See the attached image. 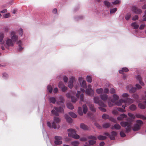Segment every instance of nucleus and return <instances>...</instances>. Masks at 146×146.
Masks as SVG:
<instances>
[{
    "label": "nucleus",
    "mask_w": 146,
    "mask_h": 146,
    "mask_svg": "<svg viewBox=\"0 0 146 146\" xmlns=\"http://www.w3.org/2000/svg\"><path fill=\"white\" fill-rule=\"evenodd\" d=\"M81 86L83 88H86V82L85 81L83 80L81 84Z\"/></svg>",
    "instance_id": "a19ab883"
},
{
    "label": "nucleus",
    "mask_w": 146,
    "mask_h": 146,
    "mask_svg": "<svg viewBox=\"0 0 146 146\" xmlns=\"http://www.w3.org/2000/svg\"><path fill=\"white\" fill-rule=\"evenodd\" d=\"M54 108L58 112L64 113V109L62 108L61 107H59L58 108L54 107Z\"/></svg>",
    "instance_id": "f3484780"
},
{
    "label": "nucleus",
    "mask_w": 146,
    "mask_h": 146,
    "mask_svg": "<svg viewBox=\"0 0 146 146\" xmlns=\"http://www.w3.org/2000/svg\"><path fill=\"white\" fill-rule=\"evenodd\" d=\"M87 81L89 83H91L92 82V78L91 76H88L86 78Z\"/></svg>",
    "instance_id": "ea45409f"
},
{
    "label": "nucleus",
    "mask_w": 146,
    "mask_h": 146,
    "mask_svg": "<svg viewBox=\"0 0 146 146\" xmlns=\"http://www.w3.org/2000/svg\"><path fill=\"white\" fill-rule=\"evenodd\" d=\"M121 128V126L120 125L117 124L116 123L112 127H111V129H115L117 130H119Z\"/></svg>",
    "instance_id": "aec40b11"
},
{
    "label": "nucleus",
    "mask_w": 146,
    "mask_h": 146,
    "mask_svg": "<svg viewBox=\"0 0 146 146\" xmlns=\"http://www.w3.org/2000/svg\"><path fill=\"white\" fill-rule=\"evenodd\" d=\"M144 104L141 103H140L138 104L139 107L141 109H144L145 108V105L146 104V100L145 99L143 101Z\"/></svg>",
    "instance_id": "dca6fc26"
},
{
    "label": "nucleus",
    "mask_w": 146,
    "mask_h": 146,
    "mask_svg": "<svg viewBox=\"0 0 146 146\" xmlns=\"http://www.w3.org/2000/svg\"><path fill=\"white\" fill-rule=\"evenodd\" d=\"M100 96L103 101H106L108 98V96L105 94L101 95Z\"/></svg>",
    "instance_id": "5701e85b"
},
{
    "label": "nucleus",
    "mask_w": 146,
    "mask_h": 146,
    "mask_svg": "<svg viewBox=\"0 0 146 146\" xmlns=\"http://www.w3.org/2000/svg\"><path fill=\"white\" fill-rule=\"evenodd\" d=\"M125 103V101L123 100H120L115 103L116 105L118 106H121L123 103Z\"/></svg>",
    "instance_id": "4be33fe9"
},
{
    "label": "nucleus",
    "mask_w": 146,
    "mask_h": 146,
    "mask_svg": "<svg viewBox=\"0 0 146 146\" xmlns=\"http://www.w3.org/2000/svg\"><path fill=\"white\" fill-rule=\"evenodd\" d=\"M89 107L90 108V110L94 112H95L96 111V109L94 107V105L91 104H89Z\"/></svg>",
    "instance_id": "a878e982"
},
{
    "label": "nucleus",
    "mask_w": 146,
    "mask_h": 146,
    "mask_svg": "<svg viewBox=\"0 0 146 146\" xmlns=\"http://www.w3.org/2000/svg\"><path fill=\"white\" fill-rule=\"evenodd\" d=\"M129 70L127 68L125 67L123 68L121 70H120L119 71V72L120 74H123L124 72H127Z\"/></svg>",
    "instance_id": "a211bd4d"
},
{
    "label": "nucleus",
    "mask_w": 146,
    "mask_h": 146,
    "mask_svg": "<svg viewBox=\"0 0 146 146\" xmlns=\"http://www.w3.org/2000/svg\"><path fill=\"white\" fill-rule=\"evenodd\" d=\"M125 101V104L126 105V103L130 104L132 103L133 102V100L129 98H127L125 100H124Z\"/></svg>",
    "instance_id": "ddd939ff"
},
{
    "label": "nucleus",
    "mask_w": 146,
    "mask_h": 146,
    "mask_svg": "<svg viewBox=\"0 0 146 146\" xmlns=\"http://www.w3.org/2000/svg\"><path fill=\"white\" fill-rule=\"evenodd\" d=\"M11 40L13 42L16 41L18 39V36L15 35V33L14 32H12L11 33Z\"/></svg>",
    "instance_id": "1a4fd4ad"
},
{
    "label": "nucleus",
    "mask_w": 146,
    "mask_h": 146,
    "mask_svg": "<svg viewBox=\"0 0 146 146\" xmlns=\"http://www.w3.org/2000/svg\"><path fill=\"white\" fill-rule=\"evenodd\" d=\"M131 26L133 27V29H137L139 27L138 25L136 24L135 22L132 23L131 24Z\"/></svg>",
    "instance_id": "2f4dec72"
},
{
    "label": "nucleus",
    "mask_w": 146,
    "mask_h": 146,
    "mask_svg": "<svg viewBox=\"0 0 146 146\" xmlns=\"http://www.w3.org/2000/svg\"><path fill=\"white\" fill-rule=\"evenodd\" d=\"M75 80V78L74 77H72L70 79L68 83V86L71 89L72 88L73 86V82Z\"/></svg>",
    "instance_id": "9d476101"
},
{
    "label": "nucleus",
    "mask_w": 146,
    "mask_h": 146,
    "mask_svg": "<svg viewBox=\"0 0 146 146\" xmlns=\"http://www.w3.org/2000/svg\"><path fill=\"white\" fill-rule=\"evenodd\" d=\"M54 121L52 123V127L54 129L59 128V127H56V125L55 122L57 123H59L60 121V119L58 117H54Z\"/></svg>",
    "instance_id": "7ed1b4c3"
},
{
    "label": "nucleus",
    "mask_w": 146,
    "mask_h": 146,
    "mask_svg": "<svg viewBox=\"0 0 146 146\" xmlns=\"http://www.w3.org/2000/svg\"><path fill=\"white\" fill-rule=\"evenodd\" d=\"M129 96V95L127 93H124L122 95V96L124 98L127 97Z\"/></svg>",
    "instance_id": "69168bd1"
},
{
    "label": "nucleus",
    "mask_w": 146,
    "mask_h": 146,
    "mask_svg": "<svg viewBox=\"0 0 146 146\" xmlns=\"http://www.w3.org/2000/svg\"><path fill=\"white\" fill-rule=\"evenodd\" d=\"M137 107L134 104H132L129 107V109L132 111H134L136 109Z\"/></svg>",
    "instance_id": "c85d7f7f"
},
{
    "label": "nucleus",
    "mask_w": 146,
    "mask_h": 146,
    "mask_svg": "<svg viewBox=\"0 0 146 146\" xmlns=\"http://www.w3.org/2000/svg\"><path fill=\"white\" fill-rule=\"evenodd\" d=\"M67 107L70 109L72 110L74 108L73 105L71 103H68L67 104Z\"/></svg>",
    "instance_id": "7c9ffc66"
},
{
    "label": "nucleus",
    "mask_w": 146,
    "mask_h": 146,
    "mask_svg": "<svg viewBox=\"0 0 146 146\" xmlns=\"http://www.w3.org/2000/svg\"><path fill=\"white\" fill-rule=\"evenodd\" d=\"M13 42L11 39L9 38L7 39L5 45V46L7 49H9V46H13Z\"/></svg>",
    "instance_id": "423d86ee"
},
{
    "label": "nucleus",
    "mask_w": 146,
    "mask_h": 146,
    "mask_svg": "<svg viewBox=\"0 0 146 146\" xmlns=\"http://www.w3.org/2000/svg\"><path fill=\"white\" fill-rule=\"evenodd\" d=\"M126 105H125L124 106V105H122V107L124 108V109H125L126 107ZM118 110L122 113L124 112L125 111V110L124 109H123L121 108H117Z\"/></svg>",
    "instance_id": "6ab92c4d"
},
{
    "label": "nucleus",
    "mask_w": 146,
    "mask_h": 146,
    "mask_svg": "<svg viewBox=\"0 0 146 146\" xmlns=\"http://www.w3.org/2000/svg\"><path fill=\"white\" fill-rule=\"evenodd\" d=\"M78 93L76 94V96L77 98H79V97L80 95V100L81 101H84V94L82 93L80 94V92L79 91H78Z\"/></svg>",
    "instance_id": "f8f14e48"
},
{
    "label": "nucleus",
    "mask_w": 146,
    "mask_h": 146,
    "mask_svg": "<svg viewBox=\"0 0 146 146\" xmlns=\"http://www.w3.org/2000/svg\"><path fill=\"white\" fill-rule=\"evenodd\" d=\"M97 93L99 94L102 93L103 92V90L102 88H100L96 90Z\"/></svg>",
    "instance_id": "8fccbe9b"
},
{
    "label": "nucleus",
    "mask_w": 146,
    "mask_h": 146,
    "mask_svg": "<svg viewBox=\"0 0 146 146\" xmlns=\"http://www.w3.org/2000/svg\"><path fill=\"white\" fill-rule=\"evenodd\" d=\"M138 16L137 15H135L132 18V19L133 21H135L136 20H138Z\"/></svg>",
    "instance_id": "052dcab7"
},
{
    "label": "nucleus",
    "mask_w": 146,
    "mask_h": 146,
    "mask_svg": "<svg viewBox=\"0 0 146 146\" xmlns=\"http://www.w3.org/2000/svg\"><path fill=\"white\" fill-rule=\"evenodd\" d=\"M96 141L94 140H90L89 141V144L90 145H92L95 144Z\"/></svg>",
    "instance_id": "603ef678"
},
{
    "label": "nucleus",
    "mask_w": 146,
    "mask_h": 146,
    "mask_svg": "<svg viewBox=\"0 0 146 146\" xmlns=\"http://www.w3.org/2000/svg\"><path fill=\"white\" fill-rule=\"evenodd\" d=\"M72 101V102L75 103L77 101V98L75 97L72 96L71 97Z\"/></svg>",
    "instance_id": "6e6d98bb"
},
{
    "label": "nucleus",
    "mask_w": 146,
    "mask_h": 146,
    "mask_svg": "<svg viewBox=\"0 0 146 146\" xmlns=\"http://www.w3.org/2000/svg\"><path fill=\"white\" fill-rule=\"evenodd\" d=\"M64 97L62 96H60L59 98V101L57 102V103L58 104L62 106L64 104Z\"/></svg>",
    "instance_id": "4468645a"
},
{
    "label": "nucleus",
    "mask_w": 146,
    "mask_h": 146,
    "mask_svg": "<svg viewBox=\"0 0 146 146\" xmlns=\"http://www.w3.org/2000/svg\"><path fill=\"white\" fill-rule=\"evenodd\" d=\"M17 44L18 45L19 47L18 49V50L19 51H21L23 49V48L21 46V41L19 40V41H17Z\"/></svg>",
    "instance_id": "393cba45"
},
{
    "label": "nucleus",
    "mask_w": 146,
    "mask_h": 146,
    "mask_svg": "<svg viewBox=\"0 0 146 146\" xmlns=\"http://www.w3.org/2000/svg\"><path fill=\"white\" fill-rule=\"evenodd\" d=\"M68 132H70L68 133L69 137H72L75 139H78L80 138L79 136L76 133V131L72 129H68Z\"/></svg>",
    "instance_id": "f03ea898"
},
{
    "label": "nucleus",
    "mask_w": 146,
    "mask_h": 146,
    "mask_svg": "<svg viewBox=\"0 0 146 146\" xmlns=\"http://www.w3.org/2000/svg\"><path fill=\"white\" fill-rule=\"evenodd\" d=\"M81 128L84 130H86L88 129V127L84 123H81L80 124Z\"/></svg>",
    "instance_id": "c756f323"
},
{
    "label": "nucleus",
    "mask_w": 146,
    "mask_h": 146,
    "mask_svg": "<svg viewBox=\"0 0 146 146\" xmlns=\"http://www.w3.org/2000/svg\"><path fill=\"white\" fill-rule=\"evenodd\" d=\"M131 119L130 118H127V120L128 122L121 121L120 122L121 125L125 128V132L129 133L131 130V128L135 131L139 130L141 128L142 125L143 124V121L140 120H137L136 121V123H135L133 126L132 127V121H130Z\"/></svg>",
    "instance_id": "f257e3e1"
},
{
    "label": "nucleus",
    "mask_w": 146,
    "mask_h": 146,
    "mask_svg": "<svg viewBox=\"0 0 146 146\" xmlns=\"http://www.w3.org/2000/svg\"><path fill=\"white\" fill-rule=\"evenodd\" d=\"M4 35L3 33H1L0 34V42L1 44H3L4 43L3 41V39L4 37Z\"/></svg>",
    "instance_id": "bb28decb"
},
{
    "label": "nucleus",
    "mask_w": 146,
    "mask_h": 146,
    "mask_svg": "<svg viewBox=\"0 0 146 146\" xmlns=\"http://www.w3.org/2000/svg\"><path fill=\"white\" fill-rule=\"evenodd\" d=\"M127 115L124 113H122L120 115L119 117H117L118 120H123L124 118L127 117Z\"/></svg>",
    "instance_id": "2eb2a0df"
},
{
    "label": "nucleus",
    "mask_w": 146,
    "mask_h": 146,
    "mask_svg": "<svg viewBox=\"0 0 146 146\" xmlns=\"http://www.w3.org/2000/svg\"><path fill=\"white\" fill-rule=\"evenodd\" d=\"M51 113L53 115L56 116H58L59 114L58 112L55 110H53L51 111Z\"/></svg>",
    "instance_id": "c9c22d12"
},
{
    "label": "nucleus",
    "mask_w": 146,
    "mask_h": 146,
    "mask_svg": "<svg viewBox=\"0 0 146 146\" xmlns=\"http://www.w3.org/2000/svg\"><path fill=\"white\" fill-rule=\"evenodd\" d=\"M19 34L21 36H22L23 34V31L22 29H20L19 30Z\"/></svg>",
    "instance_id": "774afa93"
},
{
    "label": "nucleus",
    "mask_w": 146,
    "mask_h": 146,
    "mask_svg": "<svg viewBox=\"0 0 146 146\" xmlns=\"http://www.w3.org/2000/svg\"><path fill=\"white\" fill-rule=\"evenodd\" d=\"M95 125L98 129H101L102 127L97 123H95Z\"/></svg>",
    "instance_id": "680f3d73"
},
{
    "label": "nucleus",
    "mask_w": 146,
    "mask_h": 146,
    "mask_svg": "<svg viewBox=\"0 0 146 146\" xmlns=\"http://www.w3.org/2000/svg\"><path fill=\"white\" fill-rule=\"evenodd\" d=\"M55 140L54 143L56 145H60L62 143V142L61 140L62 139V137L60 136H55Z\"/></svg>",
    "instance_id": "0eeeda50"
},
{
    "label": "nucleus",
    "mask_w": 146,
    "mask_h": 146,
    "mask_svg": "<svg viewBox=\"0 0 146 146\" xmlns=\"http://www.w3.org/2000/svg\"><path fill=\"white\" fill-rule=\"evenodd\" d=\"M135 116L137 118L142 119H146V117H145L143 115L139 114H136L135 115Z\"/></svg>",
    "instance_id": "b1692460"
},
{
    "label": "nucleus",
    "mask_w": 146,
    "mask_h": 146,
    "mask_svg": "<svg viewBox=\"0 0 146 146\" xmlns=\"http://www.w3.org/2000/svg\"><path fill=\"white\" fill-rule=\"evenodd\" d=\"M131 15V14L130 13H128L125 16V19L127 20H128L130 18Z\"/></svg>",
    "instance_id": "3c124183"
},
{
    "label": "nucleus",
    "mask_w": 146,
    "mask_h": 146,
    "mask_svg": "<svg viewBox=\"0 0 146 146\" xmlns=\"http://www.w3.org/2000/svg\"><path fill=\"white\" fill-rule=\"evenodd\" d=\"M78 113L80 115H82L83 114V112L82 110V108L81 107H79L78 108Z\"/></svg>",
    "instance_id": "49530a36"
},
{
    "label": "nucleus",
    "mask_w": 146,
    "mask_h": 146,
    "mask_svg": "<svg viewBox=\"0 0 146 146\" xmlns=\"http://www.w3.org/2000/svg\"><path fill=\"white\" fill-rule=\"evenodd\" d=\"M104 4L106 6L108 7H109L111 6V3L107 1H104Z\"/></svg>",
    "instance_id": "4c0bfd02"
},
{
    "label": "nucleus",
    "mask_w": 146,
    "mask_h": 146,
    "mask_svg": "<svg viewBox=\"0 0 146 146\" xmlns=\"http://www.w3.org/2000/svg\"><path fill=\"white\" fill-rule=\"evenodd\" d=\"M47 89L50 93L52 92V88L51 86H48L47 87Z\"/></svg>",
    "instance_id": "5fc2aeb1"
},
{
    "label": "nucleus",
    "mask_w": 146,
    "mask_h": 146,
    "mask_svg": "<svg viewBox=\"0 0 146 146\" xmlns=\"http://www.w3.org/2000/svg\"><path fill=\"white\" fill-rule=\"evenodd\" d=\"M133 97L135 99L137 100L139 98V96L137 94H133L132 95Z\"/></svg>",
    "instance_id": "13d9d810"
},
{
    "label": "nucleus",
    "mask_w": 146,
    "mask_h": 146,
    "mask_svg": "<svg viewBox=\"0 0 146 146\" xmlns=\"http://www.w3.org/2000/svg\"><path fill=\"white\" fill-rule=\"evenodd\" d=\"M109 116L107 114H103L102 115V118L105 119H108Z\"/></svg>",
    "instance_id": "37998d69"
},
{
    "label": "nucleus",
    "mask_w": 146,
    "mask_h": 146,
    "mask_svg": "<svg viewBox=\"0 0 146 146\" xmlns=\"http://www.w3.org/2000/svg\"><path fill=\"white\" fill-rule=\"evenodd\" d=\"M99 105L100 106H101L103 107H106V105L105 104H104L103 102H102L100 101L99 103H98Z\"/></svg>",
    "instance_id": "864d4df0"
},
{
    "label": "nucleus",
    "mask_w": 146,
    "mask_h": 146,
    "mask_svg": "<svg viewBox=\"0 0 146 146\" xmlns=\"http://www.w3.org/2000/svg\"><path fill=\"white\" fill-rule=\"evenodd\" d=\"M88 138L89 139H92L93 140H96L97 139V138L96 137L93 135H90L88 136Z\"/></svg>",
    "instance_id": "de8ad7c7"
},
{
    "label": "nucleus",
    "mask_w": 146,
    "mask_h": 146,
    "mask_svg": "<svg viewBox=\"0 0 146 146\" xmlns=\"http://www.w3.org/2000/svg\"><path fill=\"white\" fill-rule=\"evenodd\" d=\"M94 101L96 103L98 104L100 101L99 99V97H94Z\"/></svg>",
    "instance_id": "58836bf2"
},
{
    "label": "nucleus",
    "mask_w": 146,
    "mask_h": 146,
    "mask_svg": "<svg viewBox=\"0 0 146 146\" xmlns=\"http://www.w3.org/2000/svg\"><path fill=\"white\" fill-rule=\"evenodd\" d=\"M115 90L113 88H111L110 90V92L111 94H113L115 93Z\"/></svg>",
    "instance_id": "0e129e2a"
},
{
    "label": "nucleus",
    "mask_w": 146,
    "mask_h": 146,
    "mask_svg": "<svg viewBox=\"0 0 146 146\" xmlns=\"http://www.w3.org/2000/svg\"><path fill=\"white\" fill-rule=\"evenodd\" d=\"M117 10L116 8L112 9H110V13H115Z\"/></svg>",
    "instance_id": "4d7b16f0"
},
{
    "label": "nucleus",
    "mask_w": 146,
    "mask_h": 146,
    "mask_svg": "<svg viewBox=\"0 0 146 146\" xmlns=\"http://www.w3.org/2000/svg\"><path fill=\"white\" fill-rule=\"evenodd\" d=\"M120 135L121 136L123 137H124L126 136L125 134L122 131H121L120 132Z\"/></svg>",
    "instance_id": "bf43d9fd"
},
{
    "label": "nucleus",
    "mask_w": 146,
    "mask_h": 146,
    "mask_svg": "<svg viewBox=\"0 0 146 146\" xmlns=\"http://www.w3.org/2000/svg\"><path fill=\"white\" fill-rule=\"evenodd\" d=\"M58 86L59 88L61 89L64 92L67 90V87H65L63 82H60L59 83Z\"/></svg>",
    "instance_id": "6e6552de"
},
{
    "label": "nucleus",
    "mask_w": 146,
    "mask_h": 146,
    "mask_svg": "<svg viewBox=\"0 0 146 146\" xmlns=\"http://www.w3.org/2000/svg\"><path fill=\"white\" fill-rule=\"evenodd\" d=\"M69 113L70 115L73 118H76L77 116V115L74 113L72 112H69Z\"/></svg>",
    "instance_id": "a18cd8bd"
},
{
    "label": "nucleus",
    "mask_w": 146,
    "mask_h": 146,
    "mask_svg": "<svg viewBox=\"0 0 146 146\" xmlns=\"http://www.w3.org/2000/svg\"><path fill=\"white\" fill-rule=\"evenodd\" d=\"M107 138L106 136L101 135H99L98 137V139L100 140H105Z\"/></svg>",
    "instance_id": "473e14b6"
},
{
    "label": "nucleus",
    "mask_w": 146,
    "mask_h": 146,
    "mask_svg": "<svg viewBox=\"0 0 146 146\" xmlns=\"http://www.w3.org/2000/svg\"><path fill=\"white\" fill-rule=\"evenodd\" d=\"M108 119L110 121L114 123H116L117 122L116 120L115 119H114V118H113V117H109Z\"/></svg>",
    "instance_id": "09e8293b"
},
{
    "label": "nucleus",
    "mask_w": 146,
    "mask_h": 146,
    "mask_svg": "<svg viewBox=\"0 0 146 146\" xmlns=\"http://www.w3.org/2000/svg\"><path fill=\"white\" fill-rule=\"evenodd\" d=\"M128 116L131 117V119H134L135 118V116L132 113H129L128 114Z\"/></svg>",
    "instance_id": "79ce46f5"
},
{
    "label": "nucleus",
    "mask_w": 146,
    "mask_h": 146,
    "mask_svg": "<svg viewBox=\"0 0 146 146\" xmlns=\"http://www.w3.org/2000/svg\"><path fill=\"white\" fill-rule=\"evenodd\" d=\"M132 11L135 13L137 14H141L142 12L141 9L138 8L135 6H133L131 8Z\"/></svg>",
    "instance_id": "20e7f679"
},
{
    "label": "nucleus",
    "mask_w": 146,
    "mask_h": 146,
    "mask_svg": "<svg viewBox=\"0 0 146 146\" xmlns=\"http://www.w3.org/2000/svg\"><path fill=\"white\" fill-rule=\"evenodd\" d=\"M112 113L115 115H117L118 114V111L117 110L115 109L112 111Z\"/></svg>",
    "instance_id": "338daca9"
},
{
    "label": "nucleus",
    "mask_w": 146,
    "mask_h": 146,
    "mask_svg": "<svg viewBox=\"0 0 146 146\" xmlns=\"http://www.w3.org/2000/svg\"><path fill=\"white\" fill-rule=\"evenodd\" d=\"M111 124L108 123H106L104 124L102 126L104 128H108L110 127Z\"/></svg>",
    "instance_id": "f704fd0d"
},
{
    "label": "nucleus",
    "mask_w": 146,
    "mask_h": 146,
    "mask_svg": "<svg viewBox=\"0 0 146 146\" xmlns=\"http://www.w3.org/2000/svg\"><path fill=\"white\" fill-rule=\"evenodd\" d=\"M91 86L90 85L88 86V88L86 90L85 92L86 94L89 95H92L94 94V92L91 89Z\"/></svg>",
    "instance_id": "39448f33"
},
{
    "label": "nucleus",
    "mask_w": 146,
    "mask_h": 146,
    "mask_svg": "<svg viewBox=\"0 0 146 146\" xmlns=\"http://www.w3.org/2000/svg\"><path fill=\"white\" fill-rule=\"evenodd\" d=\"M117 135V133L115 131H113L111 132V135H110V138L111 140H114L115 139V137Z\"/></svg>",
    "instance_id": "9b49d317"
},
{
    "label": "nucleus",
    "mask_w": 146,
    "mask_h": 146,
    "mask_svg": "<svg viewBox=\"0 0 146 146\" xmlns=\"http://www.w3.org/2000/svg\"><path fill=\"white\" fill-rule=\"evenodd\" d=\"M113 97L114 98V100H112L111 101L113 102H114L116 100H117L119 98V96L117 95L114 94L113 95Z\"/></svg>",
    "instance_id": "cd10ccee"
},
{
    "label": "nucleus",
    "mask_w": 146,
    "mask_h": 146,
    "mask_svg": "<svg viewBox=\"0 0 146 146\" xmlns=\"http://www.w3.org/2000/svg\"><path fill=\"white\" fill-rule=\"evenodd\" d=\"M83 111L84 114H86L88 111V108L86 104H84L83 106Z\"/></svg>",
    "instance_id": "72a5a7b5"
},
{
    "label": "nucleus",
    "mask_w": 146,
    "mask_h": 146,
    "mask_svg": "<svg viewBox=\"0 0 146 146\" xmlns=\"http://www.w3.org/2000/svg\"><path fill=\"white\" fill-rule=\"evenodd\" d=\"M65 117L68 122L70 123H71L72 122V119L67 115L65 114Z\"/></svg>",
    "instance_id": "412c9836"
},
{
    "label": "nucleus",
    "mask_w": 146,
    "mask_h": 146,
    "mask_svg": "<svg viewBox=\"0 0 146 146\" xmlns=\"http://www.w3.org/2000/svg\"><path fill=\"white\" fill-rule=\"evenodd\" d=\"M136 91V89L135 88L132 87L129 90V92L131 93H133Z\"/></svg>",
    "instance_id": "c03bdc74"
},
{
    "label": "nucleus",
    "mask_w": 146,
    "mask_h": 146,
    "mask_svg": "<svg viewBox=\"0 0 146 146\" xmlns=\"http://www.w3.org/2000/svg\"><path fill=\"white\" fill-rule=\"evenodd\" d=\"M49 100L50 102L53 104H54L56 102V99L54 97H50Z\"/></svg>",
    "instance_id": "e433bc0d"
},
{
    "label": "nucleus",
    "mask_w": 146,
    "mask_h": 146,
    "mask_svg": "<svg viewBox=\"0 0 146 146\" xmlns=\"http://www.w3.org/2000/svg\"><path fill=\"white\" fill-rule=\"evenodd\" d=\"M88 137H81L80 139V140L82 141H86L87 140Z\"/></svg>",
    "instance_id": "e2e57ef3"
}]
</instances>
